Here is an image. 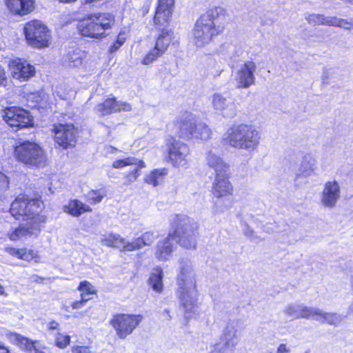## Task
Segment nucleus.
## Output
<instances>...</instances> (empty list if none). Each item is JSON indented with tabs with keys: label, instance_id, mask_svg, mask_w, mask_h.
Returning <instances> with one entry per match:
<instances>
[{
	"label": "nucleus",
	"instance_id": "obj_1",
	"mask_svg": "<svg viewBox=\"0 0 353 353\" xmlns=\"http://www.w3.org/2000/svg\"><path fill=\"white\" fill-rule=\"evenodd\" d=\"M228 17L227 10L221 6L212 7L201 14L192 29L194 45L203 47L222 34Z\"/></svg>",
	"mask_w": 353,
	"mask_h": 353
},
{
	"label": "nucleus",
	"instance_id": "obj_2",
	"mask_svg": "<svg viewBox=\"0 0 353 353\" xmlns=\"http://www.w3.org/2000/svg\"><path fill=\"white\" fill-rule=\"evenodd\" d=\"M44 209L45 203L39 192H35L32 197L21 192L12 201L9 212L16 220L26 221L32 229H37L46 221L42 214Z\"/></svg>",
	"mask_w": 353,
	"mask_h": 353
},
{
	"label": "nucleus",
	"instance_id": "obj_3",
	"mask_svg": "<svg viewBox=\"0 0 353 353\" xmlns=\"http://www.w3.org/2000/svg\"><path fill=\"white\" fill-rule=\"evenodd\" d=\"M116 23L113 13L96 12L85 14L77 23L79 34L84 37L101 40L108 35Z\"/></svg>",
	"mask_w": 353,
	"mask_h": 353
},
{
	"label": "nucleus",
	"instance_id": "obj_4",
	"mask_svg": "<svg viewBox=\"0 0 353 353\" xmlns=\"http://www.w3.org/2000/svg\"><path fill=\"white\" fill-rule=\"evenodd\" d=\"M178 290L176 292L185 319H190L196 314L198 309L197 290L195 275L190 265L181 268L178 276Z\"/></svg>",
	"mask_w": 353,
	"mask_h": 353
},
{
	"label": "nucleus",
	"instance_id": "obj_5",
	"mask_svg": "<svg viewBox=\"0 0 353 353\" xmlns=\"http://www.w3.org/2000/svg\"><path fill=\"white\" fill-rule=\"evenodd\" d=\"M207 163L214 170V179L212 184L211 193L214 198L225 201L234 196V188L230 181V165L219 157L210 154Z\"/></svg>",
	"mask_w": 353,
	"mask_h": 353
},
{
	"label": "nucleus",
	"instance_id": "obj_6",
	"mask_svg": "<svg viewBox=\"0 0 353 353\" xmlns=\"http://www.w3.org/2000/svg\"><path fill=\"white\" fill-rule=\"evenodd\" d=\"M260 139V132L254 126L235 123L228 128L222 141L234 148L253 150L259 145Z\"/></svg>",
	"mask_w": 353,
	"mask_h": 353
},
{
	"label": "nucleus",
	"instance_id": "obj_7",
	"mask_svg": "<svg viewBox=\"0 0 353 353\" xmlns=\"http://www.w3.org/2000/svg\"><path fill=\"white\" fill-rule=\"evenodd\" d=\"M176 137L186 141H206L211 138L212 130L199 122L192 113L185 111L174 122Z\"/></svg>",
	"mask_w": 353,
	"mask_h": 353
},
{
	"label": "nucleus",
	"instance_id": "obj_8",
	"mask_svg": "<svg viewBox=\"0 0 353 353\" xmlns=\"http://www.w3.org/2000/svg\"><path fill=\"white\" fill-rule=\"evenodd\" d=\"M15 159L28 167H39L46 161L43 148L37 143L24 141L17 145L14 149Z\"/></svg>",
	"mask_w": 353,
	"mask_h": 353
},
{
	"label": "nucleus",
	"instance_id": "obj_9",
	"mask_svg": "<svg viewBox=\"0 0 353 353\" xmlns=\"http://www.w3.org/2000/svg\"><path fill=\"white\" fill-rule=\"evenodd\" d=\"M23 34L28 44L41 49L50 44V32L48 28L39 19H32L24 24Z\"/></svg>",
	"mask_w": 353,
	"mask_h": 353
},
{
	"label": "nucleus",
	"instance_id": "obj_10",
	"mask_svg": "<svg viewBox=\"0 0 353 353\" xmlns=\"http://www.w3.org/2000/svg\"><path fill=\"white\" fill-rule=\"evenodd\" d=\"M51 132L55 145L63 150L76 147L79 139V129L72 123H55Z\"/></svg>",
	"mask_w": 353,
	"mask_h": 353
},
{
	"label": "nucleus",
	"instance_id": "obj_11",
	"mask_svg": "<svg viewBox=\"0 0 353 353\" xmlns=\"http://www.w3.org/2000/svg\"><path fill=\"white\" fill-rule=\"evenodd\" d=\"M155 39V43L142 58L143 65H150L163 56L171 44L174 43V32L172 29L163 28Z\"/></svg>",
	"mask_w": 353,
	"mask_h": 353
},
{
	"label": "nucleus",
	"instance_id": "obj_12",
	"mask_svg": "<svg viewBox=\"0 0 353 353\" xmlns=\"http://www.w3.org/2000/svg\"><path fill=\"white\" fill-rule=\"evenodd\" d=\"M2 118L8 125L17 132L34 125L30 112L19 106H8L3 110Z\"/></svg>",
	"mask_w": 353,
	"mask_h": 353
},
{
	"label": "nucleus",
	"instance_id": "obj_13",
	"mask_svg": "<svg viewBox=\"0 0 353 353\" xmlns=\"http://www.w3.org/2000/svg\"><path fill=\"white\" fill-rule=\"evenodd\" d=\"M193 230V219L183 214H176L170 223L168 241L180 243L185 240L189 232Z\"/></svg>",
	"mask_w": 353,
	"mask_h": 353
},
{
	"label": "nucleus",
	"instance_id": "obj_14",
	"mask_svg": "<svg viewBox=\"0 0 353 353\" xmlns=\"http://www.w3.org/2000/svg\"><path fill=\"white\" fill-rule=\"evenodd\" d=\"M142 319L143 316L140 314H118L111 319L110 324L119 338L125 339L133 332Z\"/></svg>",
	"mask_w": 353,
	"mask_h": 353
},
{
	"label": "nucleus",
	"instance_id": "obj_15",
	"mask_svg": "<svg viewBox=\"0 0 353 353\" xmlns=\"http://www.w3.org/2000/svg\"><path fill=\"white\" fill-rule=\"evenodd\" d=\"M239 342L236 323L232 321L227 324L219 341L211 346L210 353H234Z\"/></svg>",
	"mask_w": 353,
	"mask_h": 353
},
{
	"label": "nucleus",
	"instance_id": "obj_16",
	"mask_svg": "<svg viewBox=\"0 0 353 353\" xmlns=\"http://www.w3.org/2000/svg\"><path fill=\"white\" fill-rule=\"evenodd\" d=\"M190 154V150L186 143H180L174 138L167 143L165 159L174 167H186Z\"/></svg>",
	"mask_w": 353,
	"mask_h": 353
},
{
	"label": "nucleus",
	"instance_id": "obj_17",
	"mask_svg": "<svg viewBox=\"0 0 353 353\" xmlns=\"http://www.w3.org/2000/svg\"><path fill=\"white\" fill-rule=\"evenodd\" d=\"M8 67L11 77L19 82L28 81L36 74L35 66L23 58L11 59Z\"/></svg>",
	"mask_w": 353,
	"mask_h": 353
},
{
	"label": "nucleus",
	"instance_id": "obj_18",
	"mask_svg": "<svg viewBox=\"0 0 353 353\" xmlns=\"http://www.w3.org/2000/svg\"><path fill=\"white\" fill-rule=\"evenodd\" d=\"M175 0H157L152 18L156 30L168 28L172 18Z\"/></svg>",
	"mask_w": 353,
	"mask_h": 353
},
{
	"label": "nucleus",
	"instance_id": "obj_19",
	"mask_svg": "<svg viewBox=\"0 0 353 353\" xmlns=\"http://www.w3.org/2000/svg\"><path fill=\"white\" fill-rule=\"evenodd\" d=\"M95 109L101 117H105L121 112H130L132 105L126 101H118L117 97L110 96L97 104Z\"/></svg>",
	"mask_w": 353,
	"mask_h": 353
},
{
	"label": "nucleus",
	"instance_id": "obj_20",
	"mask_svg": "<svg viewBox=\"0 0 353 353\" xmlns=\"http://www.w3.org/2000/svg\"><path fill=\"white\" fill-rule=\"evenodd\" d=\"M9 14L12 17H23L34 12L36 8L35 0H4Z\"/></svg>",
	"mask_w": 353,
	"mask_h": 353
},
{
	"label": "nucleus",
	"instance_id": "obj_21",
	"mask_svg": "<svg viewBox=\"0 0 353 353\" xmlns=\"http://www.w3.org/2000/svg\"><path fill=\"white\" fill-rule=\"evenodd\" d=\"M307 21L314 26L325 25L328 26H335L345 29H350L352 27V23L347 19L338 18L337 17H325L323 14H312L308 16Z\"/></svg>",
	"mask_w": 353,
	"mask_h": 353
},
{
	"label": "nucleus",
	"instance_id": "obj_22",
	"mask_svg": "<svg viewBox=\"0 0 353 353\" xmlns=\"http://www.w3.org/2000/svg\"><path fill=\"white\" fill-rule=\"evenodd\" d=\"M256 66L254 61H245L237 72L238 88H247L254 84Z\"/></svg>",
	"mask_w": 353,
	"mask_h": 353
},
{
	"label": "nucleus",
	"instance_id": "obj_23",
	"mask_svg": "<svg viewBox=\"0 0 353 353\" xmlns=\"http://www.w3.org/2000/svg\"><path fill=\"white\" fill-rule=\"evenodd\" d=\"M340 187L337 181H327L322 192L321 202L325 207L333 208L340 197Z\"/></svg>",
	"mask_w": 353,
	"mask_h": 353
},
{
	"label": "nucleus",
	"instance_id": "obj_24",
	"mask_svg": "<svg viewBox=\"0 0 353 353\" xmlns=\"http://www.w3.org/2000/svg\"><path fill=\"white\" fill-rule=\"evenodd\" d=\"M313 309L314 307L304 306L301 304L291 303L285 307L283 312L291 319H309L312 317V313L314 312Z\"/></svg>",
	"mask_w": 353,
	"mask_h": 353
},
{
	"label": "nucleus",
	"instance_id": "obj_25",
	"mask_svg": "<svg viewBox=\"0 0 353 353\" xmlns=\"http://www.w3.org/2000/svg\"><path fill=\"white\" fill-rule=\"evenodd\" d=\"M92 209L88 205L84 204L78 199H70L68 204L64 206V212L67 214L79 217L85 212H91Z\"/></svg>",
	"mask_w": 353,
	"mask_h": 353
},
{
	"label": "nucleus",
	"instance_id": "obj_26",
	"mask_svg": "<svg viewBox=\"0 0 353 353\" xmlns=\"http://www.w3.org/2000/svg\"><path fill=\"white\" fill-rule=\"evenodd\" d=\"M314 312L312 313V317L314 320L322 323H327L330 325H338L343 318L336 313L324 312L319 308L314 307Z\"/></svg>",
	"mask_w": 353,
	"mask_h": 353
},
{
	"label": "nucleus",
	"instance_id": "obj_27",
	"mask_svg": "<svg viewBox=\"0 0 353 353\" xmlns=\"http://www.w3.org/2000/svg\"><path fill=\"white\" fill-rule=\"evenodd\" d=\"M163 271L161 268L157 267L152 269L148 279V284L157 293H161L163 290Z\"/></svg>",
	"mask_w": 353,
	"mask_h": 353
},
{
	"label": "nucleus",
	"instance_id": "obj_28",
	"mask_svg": "<svg viewBox=\"0 0 353 353\" xmlns=\"http://www.w3.org/2000/svg\"><path fill=\"white\" fill-rule=\"evenodd\" d=\"M39 228H40L37 229H32L30 225H28V227H25L24 225H21L10 232L9 234V239L12 241L23 240V239L32 235L34 230L39 231Z\"/></svg>",
	"mask_w": 353,
	"mask_h": 353
},
{
	"label": "nucleus",
	"instance_id": "obj_29",
	"mask_svg": "<svg viewBox=\"0 0 353 353\" xmlns=\"http://www.w3.org/2000/svg\"><path fill=\"white\" fill-rule=\"evenodd\" d=\"M137 165L139 168H144L145 163L142 159H137L135 157H128L124 159H116L113 161L112 167L116 169H121L126 166Z\"/></svg>",
	"mask_w": 353,
	"mask_h": 353
},
{
	"label": "nucleus",
	"instance_id": "obj_30",
	"mask_svg": "<svg viewBox=\"0 0 353 353\" xmlns=\"http://www.w3.org/2000/svg\"><path fill=\"white\" fill-rule=\"evenodd\" d=\"M6 250L10 255L27 261L34 259L37 256V252L33 250L17 249L12 247H8Z\"/></svg>",
	"mask_w": 353,
	"mask_h": 353
},
{
	"label": "nucleus",
	"instance_id": "obj_31",
	"mask_svg": "<svg viewBox=\"0 0 353 353\" xmlns=\"http://www.w3.org/2000/svg\"><path fill=\"white\" fill-rule=\"evenodd\" d=\"M9 339L11 341L17 344L21 349L30 353H32L33 350H35L34 342L20 334L17 333H10L9 334Z\"/></svg>",
	"mask_w": 353,
	"mask_h": 353
},
{
	"label": "nucleus",
	"instance_id": "obj_32",
	"mask_svg": "<svg viewBox=\"0 0 353 353\" xmlns=\"http://www.w3.org/2000/svg\"><path fill=\"white\" fill-rule=\"evenodd\" d=\"M167 174L168 170L166 168L154 169L146 176L145 182L154 187H157L163 181L164 176Z\"/></svg>",
	"mask_w": 353,
	"mask_h": 353
},
{
	"label": "nucleus",
	"instance_id": "obj_33",
	"mask_svg": "<svg viewBox=\"0 0 353 353\" xmlns=\"http://www.w3.org/2000/svg\"><path fill=\"white\" fill-rule=\"evenodd\" d=\"M106 190L104 188L90 190L86 195V201L91 205L99 203L106 196Z\"/></svg>",
	"mask_w": 353,
	"mask_h": 353
},
{
	"label": "nucleus",
	"instance_id": "obj_34",
	"mask_svg": "<svg viewBox=\"0 0 353 353\" xmlns=\"http://www.w3.org/2000/svg\"><path fill=\"white\" fill-rule=\"evenodd\" d=\"M172 252V244H158L155 256L159 261H166L170 259Z\"/></svg>",
	"mask_w": 353,
	"mask_h": 353
},
{
	"label": "nucleus",
	"instance_id": "obj_35",
	"mask_svg": "<svg viewBox=\"0 0 353 353\" xmlns=\"http://www.w3.org/2000/svg\"><path fill=\"white\" fill-rule=\"evenodd\" d=\"M127 41L126 32L125 30H120L115 39L108 48V52L113 54L119 50Z\"/></svg>",
	"mask_w": 353,
	"mask_h": 353
},
{
	"label": "nucleus",
	"instance_id": "obj_36",
	"mask_svg": "<svg viewBox=\"0 0 353 353\" xmlns=\"http://www.w3.org/2000/svg\"><path fill=\"white\" fill-rule=\"evenodd\" d=\"M78 290L81 292V296L84 301L90 299V295L94 294L96 290L94 287L88 281H81L78 287Z\"/></svg>",
	"mask_w": 353,
	"mask_h": 353
},
{
	"label": "nucleus",
	"instance_id": "obj_37",
	"mask_svg": "<svg viewBox=\"0 0 353 353\" xmlns=\"http://www.w3.org/2000/svg\"><path fill=\"white\" fill-rule=\"evenodd\" d=\"M139 169L140 168L137 166L136 168H134L133 170L128 172L124 175V185H129L137 180L138 177L140 175Z\"/></svg>",
	"mask_w": 353,
	"mask_h": 353
},
{
	"label": "nucleus",
	"instance_id": "obj_38",
	"mask_svg": "<svg viewBox=\"0 0 353 353\" xmlns=\"http://www.w3.org/2000/svg\"><path fill=\"white\" fill-rule=\"evenodd\" d=\"M70 341V336L69 335L59 333L56 336L55 342L57 347L60 348H65L69 345Z\"/></svg>",
	"mask_w": 353,
	"mask_h": 353
},
{
	"label": "nucleus",
	"instance_id": "obj_39",
	"mask_svg": "<svg viewBox=\"0 0 353 353\" xmlns=\"http://www.w3.org/2000/svg\"><path fill=\"white\" fill-rule=\"evenodd\" d=\"M225 99L221 94H216L213 95L212 103L216 109H222L224 108Z\"/></svg>",
	"mask_w": 353,
	"mask_h": 353
},
{
	"label": "nucleus",
	"instance_id": "obj_40",
	"mask_svg": "<svg viewBox=\"0 0 353 353\" xmlns=\"http://www.w3.org/2000/svg\"><path fill=\"white\" fill-rule=\"evenodd\" d=\"M9 184L10 181L8 176L2 172H0V186L6 189L9 188Z\"/></svg>",
	"mask_w": 353,
	"mask_h": 353
},
{
	"label": "nucleus",
	"instance_id": "obj_41",
	"mask_svg": "<svg viewBox=\"0 0 353 353\" xmlns=\"http://www.w3.org/2000/svg\"><path fill=\"white\" fill-rule=\"evenodd\" d=\"M72 353H90L87 346L75 345L72 347Z\"/></svg>",
	"mask_w": 353,
	"mask_h": 353
},
{
	"label": "nucleus",
	"instance_id": "obj_42",
	"mask_svg": "<svg viewBox=\"0 0 353 353\" xmlns=\"http://www.w3.org/2000/svg\"><path fill=\"white\" fill-rule=\"evenodd\" d=\"M105 241H108V243H123V239H121L119 235L112 234H110L109 235L108 238H107L105 239Z\"/></svg>",
	"mask_w": 353,
	"mask_h": 353
},
{
	"label": "nucleus",
	"instance_id": "obj_43",
	"mask_svg": "<svg viewBox=\"0 0 353 353\" xmlns=\"http://www.w3.org/2000/svg\"><path fill=\"white\" fill-rule=\"evenodd\" d=\"M154 235L152 232H145L141 236V238L138 239V241H140V243H145L146 241H152Z\"/></svg>",
	"mask_w": 353,
	"mask_h": 353
},
{
	"label": "nucleus",
	"instance_id": "obj_44",
	"mask_svg": "<svg viewBox=\"0 0 353 353\" xmlns=\"http://www.w3.org/2000/svg\"><path fill=\"white\" fill-rule=\"evenodd\" d=\"M7 79L4 68L0 66V85L5 86L7 84Z\"/></svg>",
	"mask_w": 353,
	"mask_h": 353
},
{
	"label": "nucleus",
	"instance_id": "obj_45",
	"mask_svg": "<svg viewBox=\"0 0 353 353\" xmlns=\"http://www.w3.org/2000/svg\"><path fill=\"white\" fill-rule=\"evenodd\" d=\"M141 248V244H125L123 247V251H131L134 250H139Z\"/></svg>",
	"mask_w": 353,
	"mask_h": 353
},
{
	"label": "nucleus",
	"instance_id": "obj_46",
	"mask_svg": "<svg viewBox=\"0 0 353 353\" xmlns=\"http://www.w3.org/2000/svg\"><path fill=\"white\" fill-rule=\"evenodd\" d=\"M290 348L286 344L281 343L279 345L276 350V353H290Z\"/></svg>",
	"mask_w": 353,
	"mask_h": 353
},
{
	"label": "nucleus",
	"instance_id": "obj_47",
	"mask_svg": "<svg viewBox=\"0 0 353 353\" xmlns=\"http://www.w3.org/2000/svg\"><path fill=\"white\" fill-rule=\"evenodd\" d=\"M88 301H84L83 299L81 298L80 301H75L72 304V307L73 309H80L83 307L84 303Z\"/></svg>",
	"mask_w": 353,
	"mask_h": 353
},
{
	"label": "nucleus",
	"instance_id": "obj_48",
	"mask_svg": "<svg viewBox=\"0 0 353 353\" xmlns=\"http://www.w3.org/2000/svg\"><path fill=\"white\" fill-rule=\"evenodd\" d=\"M59 326V323H57L55 321H52L50 322L48 324V328L50 330H57V329H58Z\"/></svg>",
	"mask_w": 353,
	"mask_h": 353
},
{
	"label": "nucleus",
	"instance_id": "obj_49",
	"mask_svg": "<svg viewBox=\"0 0 353 353\" xmlns=\"http://www.w3.org/2000/svg\"><path fill=\"white\" fill-rule=\"evenodd\" d=\"M163 314H165V318L168 321H170L172 317L170 314V311L168 310H164Z\"/></svg>",
	"mask_w": 353,
	"mask_h": 353
},
{
	"label": "nucleus",
	"instance_id": "obj_50",
	"mask_svg": "<svg viewBox=\"0 0 353 353\" xmlns=\"http://www.w3.org/2000/svg\"><path fill=\"white\" fill-rule=\"evenodd\" d=\"M0 350H3L4 353H10V350L8 347H5L3 344L0 341Z\"/></svg>",
	"mask_w": 353,
	"mask_h": 353
},
{
	"label": "nucleus",
	"instance_id": "obj_51",
	"mask_svg": "<svg viewBox=\"0 0 353 353\" xmlns=\"http://www.w3.org/2000/svg\"><path fill=\"white\" fill-rule=\"evenodd\" d=\"M0 295H7L5 292L4 288L3 285L0 283Z\"/></svg>",
	"mask_w": 353,
	"mask_h": 353
},
{
	"label": "nucleus",
	"instance_id": "obj_52",
	"mask_svg": "<svg viewBox=\"0 0 353 353\" xmlns=\"http://www.w3.org/2000/svg\"><path fill=\"white\" fill-rule=\"evenodd\" d=\"M34 277H36V278H37V279H35V281H38V280H39H39H41V281H43V279H42V278H41V277H39V276H37V275H36V276H34Z\"/></svg>",
	"mask_w": 353,
	"mask_h": 353
},
{
	"label": "nucleus",
	"instance_id": "obj_53",
	"mask_svg": "<svg viewBox=\"0 0 353 353\" xmlns=\"http://www.w3.org/2000/svg\"><path fill=\"white\" fill-rule=\"evenodd\" d=\"M184 245H191V244H183ZM185 248L186 249H190V246H184Z\"/></svg>",
	"mask_w": 353,
	"mask_h": 353
},
{
	"label": "nucleus",
	"instance_id": "obj_54",
	"mask_svg": "<svg viewBox=\"0 0 353 353\" xmlns=\"http://www.w3.org/2000/svg\"><path fill=\"white\" fill-rule=\"evenodd\" d=\"M34 351L35 352V353H44V352H43L41 351L37 350L36 348H35V350H34Z\"/></svg>",
	"mask_w": 353,
	"mask_h": 353
},
{
	"label": "nucleus",
	"instance_id": "obj_55",
	"mask_svg": "<svg viewBox=\"0 0 353 353\" xmlns=\"http://www.w3.org/2000/svg\"><path fill=\"white\" fill-rule=\"evenodd\" d=\"M148 8H146L145 13H148Z\"/></svg>",
	"mask_w": 353,
	"mask_h": 353
}]
</instances>
